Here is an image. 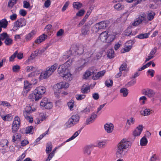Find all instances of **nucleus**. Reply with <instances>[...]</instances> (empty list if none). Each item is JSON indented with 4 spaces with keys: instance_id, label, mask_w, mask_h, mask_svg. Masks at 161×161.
<instances>
[{
    "instance_id": "obj_1",
    "label": "nucleus",
    "mask_w": 161,
    "mask_h": 161,
    "mask_svg": "<svg viewBox=\"0 0 161 161\" xmlns=\"http://www.w3.org/2000/svg\"><path fill=\"white\" fill-rule=\"evenodd\" d=\"M45 88L43 86H39L36 88L33 92L30 94L29 98L32 101H37L41 99L42 95L46 92Z\"/></svg>"
},
{
    "instance_id": "obj_2",
    "label": "nucleus",
    "mask_w": 161,
    "mask_h": 161,
    "mask_svg": "<svg viewBox=\"0 0 161 161\" xmlns=\"http://www.w3.org/2000/svg\"><path fill=\"white\" fill-rule=\"evenodd\" d=\"M131 145V142L129 141L126 138H124L121 140L119 143L116 154L119 157L122 156L124 155V150L130 147Z\"/></svg>"
},
{
    "instance_id": "obj_3",
    "label": "nucleus",
    "mask_w": 161,
    "mask_h": 161,
    "mask_svg": "<svg viewBox=\"0 0 161 161\" xmlns=\"http://www.w3.org/2000/svg\"><path fill=\"white\" fill-rule=\"evenodd\" d=\"M57 67L58 64L56 63L47 67L46 70L41 73L39 77V79L43 80L48 78L53 74Z\"/></svg>"
},
{
    "instance_id": "obj_4",
    "label": "nucleus",
    "mask_w": 161,
    "mask_h": 161,
    "mask_svg": "<svg viewBox=\"0 0 161 161\" xmlns=\"http://www.w3.org/2000/svg\"><path fill=\"white\" fill-rule=\"evenodd\" d=\"M35 110L32 109H31V107L30 105H27L25 108V111H24V115L27 120L30 123H31L33 121V119L30 114V113L33 112Z\"/></svg>"
},
{
    "instance_id": "obj_5",
    "label": "nucleus",
    "mask_w": 161,
    "mask_h": 161,
    "mask_svg": "<svg viewBox=\"0 0 161 161\" xmlns=\"http://www.w3.org/2000/svg\"><path fill=\"white\" fill-rule=\"evenodd\" d=\"M80 119V117L78 114L73 115L69 119L66 124L67 128L73 126L78 122Z\"/></svg>"
},
{
    "instance_id": "obj_6",
    "label": "nucleus",
    "mask_w": 161,
    "mask_h": 161,
    "mask_svg": "<svg viewBox=\"0 0 161 161\" xmlns=\"http://www.w3.org/2000/svg\"><path fill=\"white\" fill-rule=\"evenodd\" d=\"M26 21L24 18H20L18 19L14 24L13 30L16 31L19 29V28L25 25Z\"/></svg>"
},
{
    "instance_id": "obj_7",
    "label": "nucleus",
    "mask_w": 161,
    "mask_h": 161,
    "mask_svg": "<svg viewBox=\"0 0 161 161\" xmlns=\"http://www.w3.org/2000/svg\"><path fill=\"white\" fill-rule=\"evenodd\" d=\"M108 25V23L106 21H103L96 23L92 27V30L94 32H97L99 30L104 29Z\"/></svg>"
},
{
    "instance_id": "obj_8",
    "label": "nucleus",
    "mask_w": 161,
    "mask_h": 161,
    "mask_svg": "<svg viewBox=\"0 0 161 161\" xmlns=\"http://www.w3.org/2000/svg\"><path fill=\"white\" fill-rule=\"evenodd\" d=\"M20 124V118L16 116L12 124V130L13 133L16 132L19 129Z\"/></svg>"
},
{
    "instance_id": "obj_9",
    "label": "nucleus",
    "mask_w": 161,
    "mask_h": 161,
    "mask_svg": "<svg viewBox=\"0 0 161 161\" xmlns=\"http://www.w3.org/2000/svg\"><path fill=\"white\" fill-rule=\"evenodd\" d=\"M40 105L41 106L45 109H50L53 107L52 103L49 102L46 97H44L42 100Z\"/></svg>"
},
{
    "instance_id": "obj_10",
    "label": "nucleus",
    "mask_w": 161,
    "mask_h": 161,
    "mask_svg": "<svg viewBox=\"0 0 161 161\" xmlns=\"http://www.w3.org/2000/svg\"><path fill=\"white\" fill-rule=\"evenodd\" d=\"M133 41L129 40L127 41L125 43V48L122 49L121 50V53H124L128 52L132 48V45L134 43Z\"/></svg>"
},
{
    "instance_id": "obj_11",
    "label": "nucleus",
    "mask_w": 161,
    "mask_h": 161,
    "mask_svg": "<svg viewBox=\"0 0 161 161\" xmlns=\"http://www.w3.org/2000/svg\"><path fill=\"white\" fill-rule=\"evenodd\" d=\"M32 87V84L27 81L24 82V90L22 94L24 96H26L27 93L31 90Z\"/></svg>"
},
{
    "instance_id": "obj_12",
    "label": "nucleus",
    "mask_w": 161,
    "mask_h": 161,
    "mask_svg": "<svg viewBox=\"0 0 161 161\" xmlns=\"http://www.w3.org/2000/svg\"><path fill=\"white\" fill-rule=\"evenodd\" d=\"M73 47L70 48V50L65 53L60 58V60L62 61H64L69 57H71L74 55Z\"/></svg>"
},
{
    "instance_id": "obj_13",
    "label": "nucleus",
    "mask_w": 161,
    "mask_h": 161,
    "mask_svg": "<svg viewBox=\"0 0 161 161\" xmlns=\"http://www.w3.org/2000/svg\"><path fill=\"white\" fill-rule=\"evenodd\" d=\"M73 47L70 48V50L65 53L60 58V60L62 61H64L69 57H71L74 55Z\"/></svg>"
},
{
    "instance_id": "obj_14",
    "label": "nucleus",
    "mask_w": 161,
    "mask_h": 161,
    "mask_svg": "<svg viewBox=\"0 0 161 161\" xmlns=\"http://www.w3.org/2000/svg\"><path fill=\"white\" fill-rule=\"evenodd\" d=\"M94 147L92 144L85 146L83 149V153L84 155L86 156H90Z\"/></svg>"
},
{
    "instance_id": "obj_15",
    "label": "nucleus",
    "mask_w": 161,
    "mask_h": 161,
    "mask_svg": "<svg viewBox=\"0 0 161 161\" xmlns=\"http://www.w3.org/2000/svg\"><path fill=\"white\" fill-rule=\"evenodd\" d=\"M69 69L68 66L65 64H63L60 65L58 68V71L60 76L63 75L67 71H69Z\"/></svg>"
},
{
    "instance_id": "obj_16",
    "label": "nucleus",
    "mask_w": 161,
    "mask_h": 161,
    "mask_svg": "<svg viewBox=\"0 0 161 161\" xmlns=\"http://www.w3.org/2000/svg\"><path fill=\"white\" fill-rule=\"evenodd\" d=\"M157 48L156 47H154L151 50L150 53L148 54L147 57L146 58L145 62H147V61L155 57V53L157 52Z\"/></svg>"
},
{
    "instance_id": "obj_17",
    "label": "nucleus",
    "mask_w": 161,
    "mask_h": 161,
    "mask_svg": "<svg viewBox=\"0 0 161 161\" xmlns=\"http://www.w3.org/2000/svg\"><path fill=\"white\" fill-rule=\"evenodd\" d=\"M63 79L66 81H71L73 78V76L69 70L64 74L63 75L60 76Z\"/></svg>"
},
{
    "instance_id": "obj_18",
    "label": "nucleus",
    "mask_w": 161,
    "mask_h": 161,
    "mask_svg": "<svg viewBox=\"0 0 161 161\" xmlns=\"http://www.w3.org/2000/svg\"><path fill=\"white\" fill-rule=\"evenodd\" d=\"M114 125L111 123H107L104 125V129L108 133H111L114 129Z\"/></svg>"
},
{
    "instance_id": "obj_19",
    "label": "nucleus",
    "mask_w": 161,
    "mask_h": 161,
    "mask_svg": "<svg viewBox=\"0 0 161 161\" xmlns=\"http://www.w3.org/2000/svg\"><path fill=\"white\" fill-rule=\"evenodd\" d=\"M135 120L133 117H130L127 120V122L125 128L126 131L128 130L130 128V125H133L135 122Z\"/></svg>"
},
{
    "instance_id": "obj_20",
    "label": "nucleus",
    "mask_w": 161,
    "mask_h": 161,
    "mask_svg": "<svg viewBox=\"0 0 161 161\" xmlns=\"http://www.w3.org/2000/svg\"><path fill=\"white\" fill-rule=\"evenodd\" d=\"M108 31L102 32L100 34L98 37L99 39L102 42H106L108 37Z\"/></svg>"
},
{
    "instance_id": "obj_21",
    "label": "nucleus",
    "mask_w": 161,
    "mask_h": 161,
    "mask_svg": "<svg viewBox=\"0 0 161 161\" xmlns=\"http://www.w3.org/2000/svg\"><path fill=\"white\" fill-rule=\"evenodd\" d=\"M36 31L33 30L31 32L26 34L25 36V39L26 42L31 41L34 36L36 33Z\"/></svg>"
},
{
    "instance_id": "obj_22",
    "label": "nucleus",
    "mask_w": 161,
    "mask_h": 161,
    "mask_svg": "<svg viewBox=\"0 0 161 161\" xmlns=\"http://www.w3.org/2000/svg\"><path fill=\"white\" fill-rule=\"evenodd\" d=\"M145 16V14H142V15L139 16L137 19L133 23V25L135 26H137L142 23V21L146 20Z\"/></svg>"
},
{
    "instance_id": "obj_23",
    "label": "nucleus",
    "mask_w": 161,
    "mask_h": 161,
    "mask_svg": "<svg viewBox=\"0 0 161 161\" xmlns=\"http://www.w3.org/2000/svg\"><path fill=\"white\" fill-rule=\"evenodd\" d=\"M143 128V126L142 125H139L133 131V135L135 137L139 136Z\"/></svg>"
},
{
    "instance_id": "obj_24",
    "label": "nucleus",
    "mask_w": 161,
    "mask_h": 161,
    "mask_svg": "<svg viewBox=\"0 0 161 161\" xmlns=\"http://www.w3.org/2000/svg\"><path fill=\"white\" fill-rule=\"evenodd\" d=\"M47 36L44 34L39 37L35 40V43L36 44H39L45 41L47 38Z\"/></svg>"
},
{
    "instance_id": "obj_25",
    "label": "nucleus",
    "mask_w": 161,
    "mask_h": 161,
    "mask_svg": "<svg viewBox=\"0 0 161 161\" xmlns=\"http://www.w3.org/2000/svg\"><path fill=\"white\" fill-rule=\"evenodd\" d=\"M57 88L58 89H66L69 87V84L65 81H63L58 83L56 84Z\"/></svg>"
},
{
    "instance_id": "obj_26",
    "label": "nucleus",
    "mask_w": 161,
    "mask_h": 161,
    "mask_svg": "<svg viewBox=\"0 0 161 161\" xmlns=\"http://www.w3.org/2000/svg\"><path fill=\"white\" fill-rule=\"evenodd\" d=\"M143 92L144 94L149 97H153L155 93L154 91L150 89H147L145 90Z\"/></svg>"
},
{
    "instance_id": "obj_27",
    "label": "nucleus",
    "mask_w": 161,
    "mask_h": 161,
    "mask_svg": "<svg viewBox=\"0 0 161 161\" xmlns=\"http://www.w3.org/2000/svg\"><path fill=\"white\" fill-rule=\"evenodd\" d=\"M97 115L94 114L92 113L91 116L86 120V124L87 125L93 123L97 118Z\"/></svg>"
},
{
    "instance_id": "obj_28",
    "label": "nucleus",
    "mask_w": 161,
    "mask_h": 161,
    "mask_svg": "<svg viewBox=\"0 0 161 161\" xmlns=\"http://www.w3.org/2000/svg\"><path fill=\"white\" fill-rule=\"evenodd\" d=\"M89 27L87 25H85L83 26L81 29V35L85 36L89 34Z\"/></svg>"
},
{
    "instance_id": "obj_29",
    "label": "nucleus",
    "mask_w": 161,
    "mask_h": 161,
    "mask_svg": "<svg viewBox=\"0 0 161 161\" xmlns=\"http://www.w3.org/2000/svg\"><path fill=\"white\" fill-rule=\"evenodd\" d=\"M105 73L106 71L105 70L99 71L97 74H94L92 76V79L94 80H97L99 78L103 76Z\"/></svg>"
},
{
    "instance_id": "obj_30",
    "label": "nucleus",
    "mask_w": 161,
    "mask_h": 161,
    "mask_svg": "<svg viewBox=\"0 0 161 161\" xmlns=\"http://www.w3.org/2000/svg\"><path fill=\"white\" fill-rule=\"evenodd\" d=\"M90 88L89 85L84 84L82 86L81 92L83 94L87 93L90 91Z\"/></svg>"
},
{
    "instance_id": "obj_31",
    "label": "nucleus",
    "mask_w": 161,
    "mask_h": 161,
    "mask_svg": "<svg viewBox=\"0 0 161 161\" xmlns=\"http://www.w3.org/2000/svg\"><path fill=\"white\" fill-rule=\"evenodd\" d=\"M73 50H74V55H75L76 53L80 55L82 54L83 53V49L82 47H80L77 48L76 46H75V47H73Z\"/></svg>"
},
{
    "instance_id": "obj_32",
    "label": "nucleus",
    "mask_w": 161,
    "mask_h": 161,
    "mask_svg": "<svg viewBox=\"0 0 161 161\" xmlns=\"http://www.w3.org/2000/svg\"><path fill=\"white\" fill-rule=\"evenodd\" d=\"M52 149V145L51 142H48L47 144L46 148V152L47 155V156H49V154L51 153Z\"/></svg>"
},
{
    "instance_id": "obj_33",
    "label": "nucleus",
    "mask_w": 161,
    "mask_h": 161,
    "mask_svg": "<svg viewBox=\"0 0 161 161\" xmlns=\"http://www.w3.org/2000/svg\"><path fill=\"white\" fill-rule=\"evenodd\" d=\"M155 14L153 11H150L148 12L147 14V18L149 21H150L154 18Z\"/></svg>"
},
{
    "instance_id": "obj_34",
    "label": "nucleus",
    "mask_w": 161,
    "mask_h": 161,
    "mask_svg": "<svg viewBox=\"0 0 161 161\" xmlns=\"http://www.w3.org/2000/svg\"><path fill=\"white\" fill-rule=\"evenodd\" d=\"M137 33V31L135 32V33H134V32L132 33V30H131V28L128 27L125 31L124 32V35L125 36H129L131 34L132 35H133L136 34Z\"/></svg>"
},
{
    "instance_id": "obj_35",
    "label": "nucleus",
    "mask_w": 161,
    "mask_h": 161,
    "mask_svg": "<svg viewBox=\"0 0 161 161\" xmlns=\"http://www.w3.org/2000/svg\"><path fill=\"white\" fill-rule=\"evenodd\" d=\"M82 6V4L79 2H74L73 3V8L77 10H79Z\"/></svg>"
},
{
    "instance_id": "obj_36",
    "label": "nucleus",
    "mask_w": 161,
    "mask_h": 161,
    "mask_svg": "<svg viewBox=\"0 0 161 161\" xmlns=\"http://www.w3.org/2000/svg\"><path fill=\"white\" fill-rule=\"evenodd\" d=\"M57 147L54 148L53 151L49 154V156L47 157V158L45 161H50L52 158L54 156Z\"/></svg>"
},
{
    "instance_id": "obj_37",
    "label": "nucleus",
    "mask_w": 161,
    "mask_h": 161,
    "mask_svg": "<svg viewBox=\"0 0 161 161\" xmlns=\"http://www.w3.org/2000/svg\"><path fill=\"white\" fill-rule=\"evenodd\" d=\"M114 53L113 49H109L107 53V57L110 58H113L114 57Z\"/></svg>"
},
{
    "instance_id": "obj_38",
    "label": "nucleus",
    "mask_w": 161,
    "mask_h": 161,
    "mask_svg": "<svg viewBox=\"0 0 161 161\" xmlns=\"http://www.w3.org/2000/svg\"><path fill=\"white\" fill-rule=\"evenodd\" d=\"M80 132V130H78L76 131L73 134V135L70 137L65 142H69L71 140L74 139L79 135Z\"/></svg>"
},
{
    "instance_id": "obj_39",
    "label": "nucleus",
    "mask_w": 161,
    "mask_h": 161,
    "mask_svg": "<svg viewBox=\"0 0 161 161\" xmlns=\"http://www.w3.org/2000/svg\"><path fill=\"white\" fill-rule=\"evenodd\" d=\"M21 135L18 133H16L14 134L12 137V140L13 142L15 141H18L20 140L21 137Z\"/></svg>"
},
{
    "instance_id": "obj_40",
    "label": "nucleus",
    "mask_w": 161,
    "mask_h": 161,
    "mask_svg": "<svg viewBox=\"0 0 161 161\" xmlns=\"http://www.w3.org/2000/svg\"><path fill=\"white\" fill-rule=\"evenodd\" d=\"M150 34L148 33L144 34H141L136 36V38L140 39H144L148 37Z\"/></svg>"
},
{
    "instance_id": "obj_41",
    "label": "nucleus",
    "mask_w": 161,
    "mask_h": 161,
    "mask_svg": "<svg viewBox=\"0 0 161 161\" xmlns=\"http://www.w3.org/2000/svg\"><path fill=\"white\" fill-rule=\"evenodd\" d=\"M119 92L123 97H127L128 95V90L126 88H123L121 89Z\"/></svg>"
},
{
    "instance_id": "obj_42",
    "label": "nucleus",
    "mask_w": 161,
    "mask_h": 161,
    "mask_svg": "<svg viewBox=\"0 0 161 161\" xmlns=\"http://www.w3.org/2000/svg\"><path fill=\"white\" fill-rule=\"evenodd\" d=\"M8 24V22L6 19H3L0 21V25L3 28H6L7 27Z\"/></svg>"
},
{
    "instance_id": "obj_43",
    "label": "nucleus",
    "mask_w": 161,
    "mask_h": 161,
    "mask_svg": "<svg viewBox=\"0 0 161 161\" xmlns=\"http://www.w3.org/2000/svg\"><path fill=\"white\" fill-rule=\"evenodd\" d=\"M1 117L4 121H10L12 119V117L11 114H8L5 116L1 115Z\"/></svg>"
},
{
    "instance_id": "obj_44",
    "label": "nucleus",
    "mask_w": 161,
    "mask_h": 161,
    "mask_svg": "<svg viewBox=\"0 0 161 161\" xmlns=\"http://www.w3.org/2000/svg\"><path fill=\"white\" fill-rule=\"evenodd\" d=\"M147 140L145 137H143L140 140V144L142 146H146L147 143Z\"/></svg>"
},
{
    "instance_id": "obj_45",
    "label": "nucleus",
    "mask_w": 161,
    "mask_h": 161,
    "mask_svg": "<svg viewBox=\"0 0 161 161\" xmlns=\"http://www.w3.org/2000/svg\"><path fill=\"white\" fill-rule=\"evenodd\" d=\"M68 106L70 110H74V101L73 100H70L68 103Z\"/></svg>"
},
{
    "instance_id": "obj_46",
    "label": "nucleus",
    "mask_w": 161,
    "mask_h": 161,
    "mask_svg": "<svg viewBox=\"0 0 161 161\" xmlns=\"http://www.w3.org/2000/svg\"><path fill=\"white\" fill-rule=\"evenodd\" d=\"M33 133V127L32 126H29L26 128L25 133L26 134H32Z\"/></svg>"
},
{
    "instance_id": "obj_47",
    "label": "nucleus",
    "mask_w": 161,
    "mask_h": 161,
    "mask_svg": "<svg viewBox=\"0 0 161 161\" xmlns=\"http://www.w3.org/2000/svg\"><path fill=\"white\" fill-rule=\"evenodd\" d=\"M152 110L150 109L149 108H146L145 109L143 112V113H142V114L144 116H147L151 114Z\"/></svg>"
},
{
    "instance_id": "obj_48",
    "label": "nucleus",
    "mask_w": 161,
    "mask_h": 161,
    "mask_svg": "<svg viewBox=\"0 0 161 161\" xmlns=\"http://www.w3.org/2000/svg\"><path fill=\"white\" fill-rule=\"evenodd\" d=\"M13 40L10 37H8L4 41L5 44L7 46H9L12 44Z\"/></svg>"
},
{
    "instance_id": "obj_49",
    "label": "nucleus",
    "mask_w": 161,
    "mask_h": 161,
    "mask_svg": "<svg viewBox=\"0 0 161 161\" xmlns=\"http://www.w3.org/2000/svg\"><path fill=\"white\" fill-rule=\"evenodd\" d=\"M86 96V95L84 94H77L75 96V98L78 100H81L84 99L85 98Z\"/></svg>"
},
{
    "instance_id": "obj_50",
    "label": "nucleus",
    "mask_w": 161,
    "mask_h": 161,
    "mask_svg": "<svg viewBox=\"0 0 161 161\" xmlns=\"http://www.w3.org/2000/svg\"><path fill=\"white\" fill-rule=\"evenodd\" d=\"M154 73L155 71L154 70L150 69L147 71V75L148 76L150 75L151 77H153L154 76Z\"/></svg>"
},
{
    "instance_id": "obj_51",
    "label": "nucleus",
    "mask_w": 161,
    "mask_h": 161,
    "mask_svg": "<svg viewBox=\"0 0 161 161\" xmlns=\"http://www.w3.org/2000/svg\"><path fill=\"white\" fill-rule=\"evenodd\" d=\"M105 142L103 141H100L97 143L96 146L98 147L99 148H102L104 147L105 146Z\"/></svg>"
},
{
    "instance_id": "obj_52",
    "label": "nucleus",
    "mask_w": 161,
    "mask_h": 161,
    "mask_svg": "<svg viewBox=\"0 0 161 161\" xmlns=\"http://www.w3.org/2000/svg\"><path fill=\"white\" fill-rule=\"evenodd\" d=\"M48 130L46 131L45 133H43L36 140L35 142H39L41 139H42L44 136H45L46 135L48 134Z\"/></svg>"
},
{
    "instance_id": "obj_53",
    "label": "nucleus",
    "mask_w": 161,
    "mask_h": 161,
    "mask_svg": "<svg viewBox=\"0 0 161 161\" xmlns=\"http://www.w3.org/2000/svg\"><path fill=\"white\" fill-rule=\"evenodd\" d=\"M115 38V35L114 34L109 35V36L108 35V43L112 42L114 40Z\"/></svg>"
},
{
    "instance_id": "obj_54",
    "label": "nucleus",
    "mask_w": 161,
    "mask_h": 161,
    "mask_svg": "<svg viewBox=\"0 0 161 161\" xmlns=\"http://www.w3.org/2000/svg\"><path fill=\"white\" fill-rule=\"evenodd\" d=\"M17 0H10L8 3V6L9 7H12L14 4L17 3Z\"/></svg>"
},
{
    "instance_id": "obj_55",
    "label": "nucleus",
    "mask_w": 161,
    "mask_h": 161,
    "mask_svg": "<svg viewBox=\"0 0 161 161\" xmlns=\"http://www.w3.org/2000/svg\"><path fill=\"white\" fill-rule=\"evenodd\" d=\"M114 8L118 10H121L124 7L123 5H122L120 3H118L115 5L114 6Z\"/></svg>"
},
{
    "instance_id": "obj_56",
    "label": "nucleus",
    "mask_w": 161,
    "mask_h": 161,
    "mask_svg": "<svg viewBox=\"0 0 161 161\" xmlns=\"http://www.w3.org/2000/svg\"><path fill=\"white\" fill-rule=\"evenodd\" d=\"M113 81L112 80H107L105 82V84L108 87H111L112 86Z\"/></svg>"
},
{
    "instance_id": "obj_57",
    "label": "nucleus",
    "mask_w": 161,
    "mask_h": 161,
    "mask_svg": "<svg viewBox=\"0 0 161 161\" xmlns=\"http://www.w3.org/2000/svg\"><path fill=\"white\" fill-rule=\"evenodd\" d=\"M8 37V36L6 33H3L0 34V40H5Z\"/></svg>"
},
{
    "instance_id": "obj_58",
    "label": "nucleus",
    "mask_w": 161,
    "mask_h": 161,
    "mask_svg": "<svg viewBox=\"0 0 161 161\" xmlns=\"http://www.w3.org/2000/svg\"><path fill=\"white\" fill-rule=\"evenodd\" d=\"M35 69V67L32 66H27L25 67V70L26 72H29L34 70Z\"/></svg>"
},
{
    "instance_id": "obj_59",
    "label": "nucleus",
    "mask_w": 161,
    "mask_h": 161,
    "mask_svg": "<svg viewBox=\"0 0 161 161\" xmlns=\"http://www.w3.org/2000/svg\"><path fill=\"white\" fill-rule=\"evenodd\" d=\"M85 13L84 10L81 9L79 10L76 14V16L78 17H81Z\"/></svg>"
},
{
    "instance_id": "obj_60",
    "label": "nucleus",
    "mask_w": 161,
    "mask_h": 161,
    "mask_svg": "<svg viewBox=\"0 0 161 161\" xmlns=\"http://www.w3.org/2000/svg\"><path fill=\"white\" fill-rule=\"evenodd\" d=\"M127 68V64L126 63H124L122 64L119 68V70L120 72L125 71L126 70Z\"/></svg>"
},
{
    "instance_id": "obj_61",
    "label": "nucleus",
    "mask_w": 161,
    "mask_h": 161,
    "mask_svg": "<svg viewBox=\"0 0 161 161\" xmlns=\"http://www.w3.org/2000/svg\"><path fill=\"white\" fill-rule=\"evenodd\" d=\"M93 53V51L92 50H90L84 54V56L87 58L91 57Z\"/></svg>"
},
{
    "instance_id": "obj_62",
    "label": "nucleus",
    "mask_w": 161,
    "mask_h": 161,
    "mask_svg": "<svg viewBox=\"0 0 161 161\" xmlns=\"http://www.w3.org/2000/svg\"><path fill=\"white\" fill-rule=\"evenodd\" d=\"M93 73V72L90 71H87L84 75V77L85 79H87L89 76L91 75Z\"/></svg>"
},
{
    "instance_id": "obj_63",
    "label": "nucleus",
    "mask_w": 161,
    "mask_h": 161,
    "mask_svg": "<svg viewBox=\"0 0 161 161\" xmlns=\"http://www.w3.org/2000/svg\"><path fill=\"white\" fill-rule=\"evenodd\" d=\"M122 45V43L120 41L116 43L114 45V48L116 51Z\"/></svg>"
},
{
    "instance_id": "obj_64",
    "label": "nucleus",
    "mask_w": 161,
    "mask_h": 161,
    "mask_svg": "<svg viewBox=\"0 0 161 161\" xmlns=\"http://www.w3.org/2000/svg\"><path fill=\"white\" fill-rule=\"evenodd\" d=\"M157 160L158 156L155 154H153L150 159V161H157Z\"/></svg>"
}]
</instances>
